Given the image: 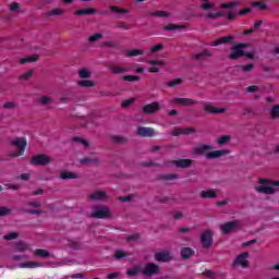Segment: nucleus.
Segmentation results:
<instances>
[{
	"instance_id": "1",
	"label": "nucleus",
	"mask_w": 279,
	"mask_h": 279,
	"mask_svg": "<svg viewBox=\"0 0 279 279\" xmlns=\"http://www.w3.org/2000/svg\"><path fill=\"white\" fill-rule=\"evenodd\" d=\"M204 3H202L199 5V10H203L204 12H207L205 14V19H207L208 21H215L216 19H221L223 16V12L221 11H217L216 4L210 2V0H201ZM208 10H213L210 12H208Z\"/></svg>"
},
{
	"instance_id": "2",
	"label": "nucleus",
	"mask_w": 279,
	"mask_h": 279,
	"mask_svg": "<svg viewBox=\"0 0 279 279\" xmlns=\"http://www.w3.org/2000/svg\"><path fill=\"white\" fill-rule=\"evenodd\" d=\"M258 184H269V185H260L255 187L256 193H262L264 195H274L276 193V186H279V181H269L268 179H258Z\"/></svg>"
},
{
	"instance_id": "3",
	"label": "nucleus",
	"mask_w": 279,
	"mask_h": 279,
	"mask_svg": "<svg viewBox=\"0 0 279 279\" xmlns=\"http://www.w3.org/2000/svg\"><path fill=\"white\" fill-rule=\"evenodd\" d=\"M51 163V158L45 154H39L31 158V165L33 167H47Z\"/></svg>"
},
{
	"instance_id": "4",
	"label": "nucleus",
	"mask_w": 279,
	"mask_h": 279,
	"mask_svg": "<svg viewBox=\"0 0 279 279\" xmlns=\"http://www.w3.org/2000/svg\"><path fill=\"white\" fill-rule=\"evenodd\" d=\"M93 219H110L112 217V213L106 206L95 207V210L90 214Z\"/></svg>"
},
{
	"instance_id": "5",
	"label": "nucleus",
	"mask_w": 279,
	"mask_h": 279,
	"mask_svg": "<svg viewBox=\"0 0 279 279\" xmlns=\"http://www.w3.org/2000/svg\"><path fill=\"white\" fill-rule=\"evenodd\" d=\"M240 228L241 221L239 220H231L220 226L222 234H230L233 230H239Z\"/></svg>"
},
{
	"instance_id": "6",
	"label": "nucleus",
	"mask_w": 279,
	"mask_h": 279,
	"mask_svg": "<svg viewBox=\"0 0 279 279\" xmlns=\"http://www.w3.org/2000/svg\"><path fill=\"white\" fill-rule=\"evenodd\" d=\"M143 276L151 277L160 274V266L155 263H147L144 268H142Z\"/></svg>"
},
{
	"instance_id": "7",
	"label": "nucleus",
	"mask_w": 279,
	"mask_h": 279,
	"mask_svg": "<svg viewBox=\"0 0 279 279\" xmlns=\"http://www.w3.org/2000/svg\"><path fill=\"white\" fill-rule=\"evenodd\" d=\"M247 47L245 44H236L232 47V52L229 54L230 60H239V58H243L245 56V49Z\"/></svg>"
},
{
	"instance_id": "8",
	"label": "nucleus",
	"mask_w": 279,
	"mask_h": 279,
	"mask_svg": "<svg viewBox=\"0 0 279 279\" xmlns=\"http://www.w3.org/2000/svg\"><path fill=\"white\" fill-rule=\"evenodd\" d=\"M193 165L192 159H179V160H170L166 163L167 167H177V169H189Z\"/></svg>"
},
{
	"instance_id": "9",
	"label": "nucleus",
	"mask_w": 279,
	"mask_h": 279,
	"mask_svg": "<svg viewBox=\"0 0 279 279\" xmlns=\"http://www.w3.org/2000/svg\"><path fill=\"white\" fill-rule=\"evenodd\" d=\"M247 258H250V253L243 252L240 255H238L233 262V266L239 265L242 267V269H247L250 267V263L247 262Z\"/></svg>"
},
{
	"instance_id": "10",
	"label": "nucleus",
	"mask_w": 279,
	"mask_h": 279,
	"mask_svg": "<svg viewBox=\"0 0 279 279\" xmlns=\"http://www.w3.org/2000/svg\"><path fill=\"white\" fill-rule=\"evenodd\" d=\"M11 145L17 148V151L25 154L27 149V138L26 137H15L11 141Z\"/></svg>"
},
{
	"instance_id": "11",
	"label": "nucleus",
	"mask_w": 279,
	"mask_h": 279,
	"mask_svg": "<svg viewBox=\"0 0 279 279\" xmlns=\"http://www.w3.org/2000/svg\"><path fill=\"white\" fill-rule=\"evenodd\" d=\"M201 243L205 250H208L213 245V231L210 230H205L201 234Z\"/></svg>"
},
{
	"instance_id": "12",
	"label": "nucleus",
	"mask_w": 279,
	"mask_h": 279,
	"mask_svg": "<svg viewBox=\"0 0 279 279\" xmlns=\"http://www.w3.org/2000/svg\"><path fill=\"white\" fill-rule=\"evenodd\" d=\"M161 108L160 102L154 101L145 105L142 110L144 114H156V112H160Z\"/></svg>"
},
{
	"instance_id": "13",
	"label": "nucleus",
	"mask_w": 279,
	"mask_h": 279,
	"mask_svg": "<svg viewBox=\"0 0 279 279\" xmlns=\"http://www.w3.org/2000/svg\"><path fill=\"white\" fill-rule=\"evenodd\" d=\"M195 129L191 126L186 128H175L171 132V136H189L190 134H195Z\"/></svg>"
},
{
	"instance_id": "14",
	"label": "nucleus",
	"mask_w": 279,
	"mask_h": 279,
	"mask_svg": "<svg viewBox=\"0 0 279 279\" xmlns=\"http://www.w3.org/2000/svg\"><path fill=\"white\" fill-rule=\"evenodd\" d=\"M74 14L76 16H90L93 14H98V11L95 8H86V9H78L76 11H74ZM99 14H108V12L102 11L99 12Z\"/></svg>"
},
{
	"instance_id": "15",
	"label": "nucleus",
	"mask_w": 279,
	"mask_h": 279,
	"mask_svg": "<svg viewBox=\"0 0 279 279\" xmlns=\"http://www.w3.org/2000/svg\"><path fill=\"white\" fill-rule=\"evenodd\" d=\"M173 258V255L169 251L158 252L155 254V259L158 263H169Z\"/></svg>"
},
{
	"instance_id": "16",
	"label": "nucleus",
	"mask_w": 279,
	"mask_h": 279,
	"mask_svg": "<svg viewBox=\"0 0 279 279\" xmlns=\"http://www.w3.org/2000/svg\"><path fill=\"white\" fill-rule=\"evenodd\" d=\"M172 104H178V106H197L199 101L193 100L191 98H173Z\"/></svg>"
},
{
	"instance_id": "17",
	"label": "nucleus",
	"mask_w": 279,
	"mask_h": 279,
	"mask_svg": "<svg viewBox=\"0 0 279 279\" xmlns=\"http://www.w3.org/2000/svg\"><path fill=\"white\" fill-rule=\"evenodd\" d=\"M137 136H142V137L156 136V131L153 128L140 126L137 129Z\"/></svg>"
},
{
	"instance_id": "18",
	"label": "nucleus",
	"mask_w": 279,
	"mask_h": 279,
	"mask_svg": "<svg viewBox=\"0 0 279 279\" xmlns=\"http://www.w3.org/2000/svg\"><path fill=\"white\" fill-rule=\"evenodd\" d=\"M204 111L207 112L208 114H223V112H226V109L225 108L219 109L210 104H205Z\"/></svg>"
},
{
	"instance_id": "19",
	"label": "nucleus",
	"mask_w": 279,
	"mask_h": 279,
	"mask_svg": "<svg viewBox=\"0 0 279 279\" xmlns=\"http://www.w3.org/2000/svg\"><path fill=\"white\" fill-rule=\"evenodd\" d=\"M88 199H93L94 202H101L104 199H108V194L104 191H96L88 195Z\"/></svg>"
},
{
	"instance_id": "20",
	"label": "nucleus",
	"mask_w": 279,
	"mask_h": 279,
	"mask_svg": "<svg viewBox=\"0 0 279 279\" xmlns=\"http://www.w3.org/2000/svg\"><path fill=\"white\" fill-rule=\"evenodd\" d=\"M232 40H234V36L232 35L223 36L218 38L214 43H211V47H219V45H228L232 43Z\"/></svg>"
},
{
	"instance_id": "21",
	"label": "nucleus",
	"mask_w": 279,
	"mask_h": 279,
	"mask_svg": "<svg viewBox=\"0 0 279 279\" xmlns=\"http://www.w3.org/2000/svg\"><path fill=\"white\" fill-rule=\"evenodd\" d=\"M149 64H151L148 69L149 73H158L160 71L159 66H165V62L162 60H150Z\"/></svg>"
},
{
	"instance_id": "22",
	"label": "nucleus",
	"mask_w": 279,
	"mask_h": 279,
	"mask_svg": "<svg viewBox=\"0 0 279 279\" xmlns=\"http://www.w3.org/2000/svg\"><path fill=\"white\" fill-rule=\"evenodd\" d=\"M138 274H143V266L140 264L126 270V276H129V278H134V276H138Z\"/></svg>"
},
{
	"instance_id": "23",
	"label": "nucleus",
	"mask_w": 279,
	"mask_h": 279,
	"mask_svg": "<svg viewBox=\"0 0 279 279\" xmlns=\"http://www.w3.org/2000/svg\"><path fill=\"white\" fill-rule=\"evenodd\" d=\"M228 150H213L206 154V158L208 160H214L215 158H221V156H226Z\"/></svg>"
},
{
	"instance_id": "24",
	"label": "nucleus",
	"mask_w": 279,
	"mask_h": 279,
	"mask_svg": "<svg viewBox=\"0 0 279 279\" xmlns=\"http://www.w3.org/2000/svg\"><path fill=\"white\" fill-rule=\"evenodd\" d=\"M195 255V251L191 247H182L181 248V258L183 260H189V258H191V256Z\"/></svg>"
},
{
	"instance_id": "25",
	"label": "nucleus",
	"mask_w": 279,
	"mask_h": 279,
	"mask_svg": "<svg viewBox=\"0 0 279 279\" xmlns=\"http://www.w3.org/2000/svg\"><path fill=\"white\" fill-rule=\"evenodd\" d=\"M210 149H213V146L204 144L202 146L194 148V154H197L198 156H204V154L210 151Z\"/></svg>"
},
{
	"instance_id": "26",
	"label": "nucleus",
	"mask_w": 279,
	"mask_h": 279,
	"mask_svg": "<svg viewBox=\"0 0 279 279\" xmlns=\"http://www.w3.org/2000/svg\"><path fill=\"white\" fill-rule=\"evenodd\" d=\"M199 196L202 199H216L217 193L215 190H207V191H202Z\"/></svg>"
},
{
	"instance_id": "27",
	"label": "nucleus",
	"mask_w": 279,
	"mask_h": 279,
	"mask_svg": "<svg viewBox=\"0 0 279 279\" xmlns=\"http://www.w3.org/2000/svg\"><path fill=\"white\" fill-rule=\"evenodd\" d=\"M213 57V53H210V51L208 49L203 50L199 53H195L193 56L194 60H197L198 62H202V60H204V58H210Z\"/></svg>"
},
{
	"instance_id": "28",
	"label": "nucleus",
	"mask_w": 279,
	"mask_h": 279,
	"mask_svg": "<svg viewBox=\"0 0 279 279\" xmlns=\"http://www.w3.org/2000/svg\"><path fill=\"white\" fill-rule=\"evenodd\" d=\"M110 71L112 75H123V73H128L129 69L119 65H112Z\"/></svg>"
},
{
	"instance_id": "29",
	"label": "nucleus",
	"mask_w": 279,
	"mask_h": 279,
	"mask_svg": "<svg viewBox=\"0 0 279 279\" xmlns=\"http://www.w3.org/2000/svg\"><path fill=\"white\" fill-rule=\"evenodd\" d=\"M81 165H99L100 160L97 157H85L80 159Z\"/></svg>"
},
{
	"instance_id": "30",
	"label": "nucleus",
	"mask_w": 279,
	"mask_h": 279,
	"mask_svg": "<svg viewBox=\"0 0 279 279\" xmlns=\"http://www.w3.org/2000/svg\"><path fill=\"white\" fill-rule=\"evenodd\" d=\"M21 269H37L40 265L36 262H25L20 264Z\"/></svg>"
},
{
	"instance_id": "31",
	"label": "nucleus",
	"mask_w": 279,
	"mask_h": 279,
	"mask_svg": "<svg viewBox=\"0 0 279 279\" xmlns=\"http://www.w3.org/2000/svg\"><path fill=\"white\" fill-rule=\"evenodd\" d=\"M35 256H39V258H49L51 254L45 248H37L34 252Z\"/></svg>"
},
{
	"instance_id": "32",
	"label": "nucleus",
	"mask_w": 279,
	"mask_h": 279,
	"mask_svg": "<svg viewBox=\"0 0 279 279\" xmlns=\"http://www.w3.org/2000/svg\"><path fill=\"white\" fill-rule=\"evenodd\" d=\"M60 178L61 180H77V175L69 171H62Z\"/></svg>"
},
{
	"instance_id": "33",
	"label": "nucleus",
	"mask_w": 279,
	"mask_h": 279,
	"mask_svg": "<svg viewBox=\"0 0 279 279\" xmlns=\"http://www.w3.org/2000/svg\"><path fill=\"white\" fill-rule=\"evenodd\" d=\"M109 10H110V12H113L114 14H129L130 13V10L121 9L117 5H110Z\"/></svg>"
},
{
	"instance_id": "34",
	"label": "nucleus",
	"mask_w": 279,
	"mask_h": 279,
	"mask_svg": "<svg viewBox=\"0 0 279 279\" xmlns=\"http://www.w3.org/2000/svg\"><path fill=\"white\" fill-rule=\"evenodd\" d=\"M184 27H186V26H184V25H178V24H168V25H166L165 26V31L166 32H175V31H178V29H184Z\"/></svg>"
},
{
	"instance_id": "35",
	"label": "nucleus",
	"mask_w": 279,
	"mask_h": 279,
	"mask_svg": "<svg viewBox=\"0 0 279 279\" xmlns=\"http://www.w3.org/2000/svg\"><path fill=\"white\" fill-rule=\"evenodd\" d=\"M145 51L143 49H133L126 52V58H135L136 56H143Z\"/></svg>"
},
{
	"instance_id": "36",
	"label": "nucleus",
	"mask_w": 279,
	"mask_h": 279,
	"mask_svg": "<svg viewBox=\"0 0 279 279\" xmlns=\"http://www.w3.org/2000/svg\"><path fill=\"white\" fill-rule=\"evenodd\" d=\"M15 250H16V252H27V250H29V244H27L25 242H19L15 245Z\"/></svg>"
},
{
	"instance_id": "37",
	"label": "nucleus",
	"mask_w": 279,
	"mask_h": 279,
	"mask_svg": "<svg viewBox=\"0 0 279 279\" xmlns=\"http://www.w3.org/2000/svg\"><path fill=\"white\" fill-rule=\"evenodd\" d=\"M78 86H82L83 88H93L95 82L88 80L78 81Z\"/></svg>"
},
{
	"instance_id": "38",
	"label": "nucleus",
	"mask_w": 279,
	"mask_h": 279,
	"mask_svg": "<svg viewBox=\"0 0 279 279\" xmlns=\"http://www.w3.org/2000/svg\"><path fill=\"white\" fill-rule=\"evenodd\" d=\"M150 16H158L160 19H167L169 17V12L167 11H154L150 13Z\"/></svg>"
},
{
	"instance_id": "39",
	"label": "nucleus",
	"mask_w": 279,
	"mask_h": 279,
	"mask_svg": "<svg viewBox=\"0 0 279 279\" xmlns=\"http://www.w3.org/2000/svg\"><path fill=\"white\" fill-rule=\"evenodd\" d=\"M122 80L124 82H141V76H137V75H123Z\"/></svg>"
},
{
	"instance_id": "40",
	"label": "nucleus",
	"mask_w": 279,
	"mask_h": 279,
	"mask_svg": "<svg viewBox=\"0 0 279 279\" xmlns=\"http://www.w3.org/2000/svg\"><path fill=\"white\" fill-rule=\"evenodd\" d=\"M90 75H93L90 73V71L86 70V69H82L78 71V77H81L82 80H88V77H90Z\"/></svg>"
},
{
	"instance_id": "41",
	"label": "nucleus",
	"mask_w": 279,
	"mask_h": 279,
	"mask_svg": "<svg viewBox=\"0 0 279 279\" xmlns=\"http://www.w3.org/2000/svg\"><path fill=\"white\" fill-rule=\"evenodd\" d=\"M113 258H116V260H121V258H128V253H125L124 251L118 250L114 252Z\"/></svg>"
},
{
	"instance_id": "42",
	"label": "nucleus",
	"mask_w": 279,
	"mask_h": 279,
	"mask_svg": "<svg viewBox=\"0 0 279 279\" xmlns=\"http://www.w3.org/2000/svg\"><path fill=\"white\" fill-rule=\"evenodd\" d=\"M111 141L113 143L123 144V143L128 142V138H125L124 136H121V135H113V136H111Z\"/></svg>"
},
{
	"instance_id": "43",
	"label": "nucleus",
	"mask_w": 279,
	"mask_h": 279,
	"mask_svg": "<svg viewBox=\"0 0 279 279\" xmlns=\"http://www.w3.org/2000/svg\"><path fill=\"white\" fill-rule=\"evenodd\" d=\"M236 5H239V2L232 1V2L220 4V8H222L223 10H232V8H236Z\"/></svg>"
},
{
	"instance_id": "44",
	"label": "nucleus",
	"mask_w": 279,
	"mask_h": 279,
	"mask_svg": "<svg viewBox=\"0 0 279 279\" xmlns=\"http://www.w3.org/2000/svg\"><path fill=\"white\" fill-rule=\"evenodd\" d=\"M270 117L271 119H279V105L272 106L270 110Z\"/></svg>"
},
{
	"instance_id": "45",
	"label": "nucleus",
	"mask_w": 279,
	"mask_h": 279,
	"mask_svg": "<svg viewBox=\"0 0 279 279\" xmlns=\"http://www.w3.org/2000/svg\"><path fill=\"white\" fill-rule=\"evenodd\" d=\"M8 215H12V209L7 206H0V217H8Z\"/></svg>"
},
{
	"instance_id": "46",
	"label": "nucleus",
	"mask_w": 279,
	"mask_h": 279,
	"mask_svg": "<svg viewBox=\"0 0 279 279\" xmlns=\"http://www.w3.org/2000/svg\"><path fill=\"white\" fill-rule=\"evenodd\" d=\"M232 137L230 135H223L217 140L218 145H226V143H230Z\"/></svg>"
},
{
	"instance_id": "47",
	"label": "nucleus",
	"mask_w": 279,
	"mask_h": 279,
	"mask_svg": "<svg viewBox=\"0 0 279 279\" xmlns=\"http://www.w3.org/2000/svg\"><path fill=\"white\" fill-rule=\"evenodd\" d=\"M101 38H104V34L96 33L88 38V43H97V40H101Z\"/></svg>"
},
{
	"instance_id": "48",
	"label": "nucleus",
	"mask_w": 279,
	"mask_h": 279,
	"mask_svg": "<svg viewBox=\"0 0 279 279\" xmlns=\"http://www.w3.org/2000/svg\"><path fill=\"white\" fill-rule=\"evenodd\" d=\"M21 10V4L19 2H11L9 4L10 12H19Z\"/></svg>"
},
{
	"instance_id": "49",
	"label": "nucleus",
	"mask_w": 279,
	"mask_h": 279,
	"mask_svg": "<svg viewBox=\"0 0 279 279\" xmlns=\"http://www.w3.org/2000/svg\"><path fill=\"white\" fill-rule=\"evenodd\" d=\"M21 64H27L28 62H38V57H26L20 60Z\"/></svg>"
},
{
	"instance_id": "50",
	"label": "nucleus",
	"mask_w": 279,
	"mask_h": 279,
	"mask_svg": "<svg viewBox=\"0 0 279 279\" xmlns=\"http://www.w3.org/2000/svg\"><path fill=\"white\" fill-rule=\"evenodd\" d=\"M14 239H19V233L11 232V233L3 235L4 241H14Z\"/></svg>"
},
{
	"instance_id": "51",
	"label": "nucleus",
	"mask_w": 279,
	"mask_h": 279,
	"mask_svg": "<svg viewBox=\"0 0 279 279\" xmlns=\"http://www.w3.org/2000/svg\"><path fill=\"white\" fill-rule=\"evenodd\" d=\"M162 49H165V45L156 44L150 48V53H158V51H162Z\"/></svg>"
},
{
	"instance_id": "52",
	"label": "nucleus",
	"mask_w": 279,
	"mask_h": 279,
	"mask_svg": "<svg viewBox=\"0 0 279 279\" xmlns=\"http://www.w3.org/2000/svg\"><path fill=\"white\" fill-rule=\"evenodd\" d=\"M66 11L60 10V9H52L49 13L48 16H58L59 14H65Z\"/></svg>"
},
{
	"instance_id": "53",
	"label": "nucleus",
	"mask_w": 279,
	"mask_h": 279,
	"mask_svg": "<svg viewBox=\"0 0 279 279\" xmlns=\"http://www.w3.org/2000/svg\"><path fill=\"white\" fill-rule=\"evenodd\" d=\"M39 104H41V106H48V104H51V98L48 96H41L38 99Z\"/></svg>"
},
{
	"instance_id": "54",
	"label": "nucleus",
	"mask_w": 279,
	"mask_h": 279,
	"mask_svg": "<svg viewBox=\"0 0 279 279\" xmlns=\"http://www.w3.org/2000/svg\"><path fill=\"white\" fill-rule=\"evenodd\" d=\"M241 71H243L244 73H250L251 71L254 70V64L248 63L246 65H240Z\"/></svg>"
},
{
	"instance_id": "55",
	"label": "nucleus",
	"mask_w": 279,
	"mask_h": 279,
	"mask_svg": "<svg viewBox=\"0 0 279 279\" xmlns=\"http://www.w3.org/2000/svg\"><path fill=\"white\" fill-rule=\"evenodd\" d=\"M155 201L158 202L159 204H167L168 202L171 201L169 196H156Z\"/></svg>"
},
{
	"instance_id": "56",
	"label": "nucleus",
	"mask_w": 279,
	"mask_h": 279,
	"mask_svg": "<svg viewBox=\"0 0 279 279\" xmlns=\"http://www.w3.org/2000/svg\"><path fill=\"white\" fill-rule=\"evenodd\" d=\"M253 8H259V10H267V4L265 2L255 1L252 2Z\"/></svg>"
},
{
	"instance_id": "57",
	"label": "nucleus",
	"mask_w": 279,
	"mask_h": 279,
	"mask_svg": "<svg viewBox=\"0 0 279 279\" xmlns=\"http://www.w3.org/2000/svg\"><path fill=\"white\" fill-rule=\"evenodd\" d=\"M134 101H136V98H130V99L122 101L121 106H122V108H130V106H132V104H134Z\"/></svg>"
},
{
	"instance_id": "58",
	"label": "nucleus",
	"mask_w": 279,
	"mask_h": 279,
	"mask_svg": "<svg viewBox=\"0 0 279 279\" xmlns=\"http://www.w3.org/2000/svg\"><path fill=\"white\" fill-rule=\"evenodd\" d=\"M182 84V78H174L173 81L168 82V86L173 88V86H180Z\"/></svg>"
},
{
	"instance_id": "59",
	"label": "nucleus",
	"mask_w": 279,
	"mask_h": 279,
	"mask_svg": "<svg viewBox=\"0 0 279 279\" xmlns=\"http://www.w3.org/2000/svg\"><path fill=\"white\" fill-rule=\"evenodd\" d=\"M73 143H81L83 144V147H88V141L82 137H73Z\"/></svg>"
},
{
	"instance_id": "60",
	"label": "nucleus",
	"mask_w": 279,
	"mask_h": 279,
	"mask_svg": "<svg viewBox=\"0 0 279 279\" xmlns=\"http://www.w3.org/2000/svg\"><path fill=\"white\" fill-rule=\"evenodd\" d=\"M162 180H166V181L178 180V174L177 173L163 174Z\"/></svg>"
},
{
	"instance_id": "61",
	"label": "nucleus",
	"mask_w": 279,
	"mask_h": 279,
	"mask_svg": "<svg viewBox=\"0 0 279 279\" xmlns=\"http://www.w3.org/2000/svg\"><path fill=\"white\" fill-rule=\"evenodd\" d=\"M203 276H206V278H217V275L208 269L204 270Z\"/></svg>"
},
{
	"instance_id": "62",
	"label": "nucleus",
	"mask_w": 279,
	"mask_h": 279,
	"mask_svg": "<svg viewBox=\"0 0 279 279\" xmlns=\"http://www.w3.org/2000/svg\"><path fill=\"white\" fill-rule=\"evenodd\" d=\"M34 75L32 70L27 71L26 73L22 74L21 80H29Z\"/></svg>"
},
{
	"instance_id": "63",
	"label": "nucleus",
	"mask_w": 279,
	"mask_h": 279,
	"mask_svg": "<svg viewBox=\"0 0 279 279\" xmlns=\"http://www.w3.org/2000/svg\"><path fill=\"white\" fill-rule=\"evenodd\" d=\"M140 235L138 234H131L126 238V241H129V243H132L134 241H138Z\"/></svg>"
},
{
	"instance_id": "64",
	"label": "nucleus",
	"mask_w": 279,
	"mask_h": 279,
	"mask_svg": "<svg viewBox=\"0 0 279 279\" xmlns=\"http://www.w3.org/2000/svg\"><path fill=\"white\" fill-rule=\"evenodd\" d=\"M3 108H5L7 110H11L12 108H16V104H14V102H5L3 105Z\"/></svg>"
}]
</instances>
